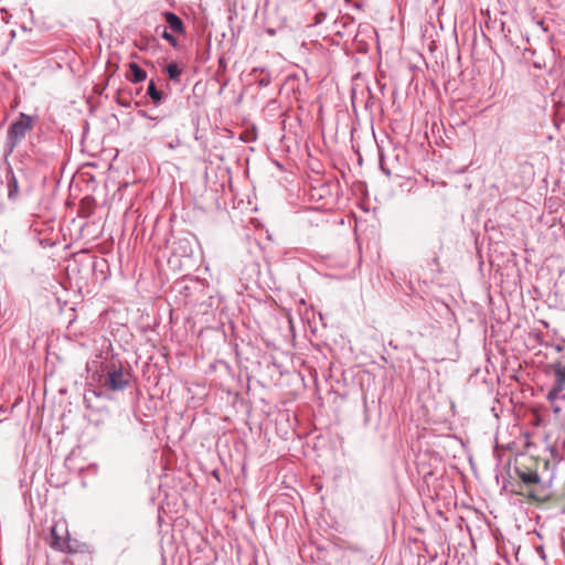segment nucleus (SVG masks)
Wrapping results in <instances>:
<instances>
[{
	"label": "nucleus",
	"instance_id": "f257e3e1",
	"mask_svg": "<svg viewBox=\"0 0 565 565\" xmlns=\"http://www.w3.org/2000/svg\"><path fill=\"white\" fill-rule=\"evenodd\" d=\"M47 544L52 550L65 554H76L83 551V545L77 540L70 537L67 523L64 520L53 523Z\"/></svg>",
	"mask_w": 565,
	"mask_h": 565
},
{
	"label": "nucleus",
	"instance_id": "f03ea898",
	"mask_svg": "<svg viewBox=\"0 0 565 565\" xmlns=\"http://www.w3.org/2000/svg\"><path fill=\"white\" fill-rule=\"evenodd\" d=\"M33 128V118L26 114H20L8 129L4 156H10L17 146L25 137L26 132Z\"/></svg>",
	"mask_w": 565,
	"mask_h": 565
},
{
	"label": "nucleus",
	"instance_id": "7ed1b4c3",
	"mask_svg": "<svg viewBox=\"0 0 565 565\" xmlns=\"http://www.w3.org/2000/svg\"><path fill=\"white\" fill-rule=\"evenodd\" d=\"M516 476L526 489L527 498L536 501H544L548 498L550 492L544 482H542L539 473L534 470L515 469Z\"/></svg>",
	"mask_w": 565,
	"mask_h": 565
},
{
	"label": "nucleus",
	"instance_id": "20e7f679",
	"mask_svg": "<svg viewBox=\"0 0 565 565\" xmlns=\"http://www.w3.org/2000/svg\"><path fill=\"white\" fill-rule=\"evenodd\" d=\"M554 372V384L547 393V399L552 405L555 414L562 411L557 404L559 401H565V363L557 361L551 365Z\"/></svg>",
	"mask_w": 565,
	"mask_h": 565
},
{
	"label": "nucleus",
	"instance_id": "39448f33",
	"mask_svg": "<svg viewBox=\"0 0 565 565\" xmlns=\"http://www.w3.org/2000/svg\"><path fill=\"white\" fill-rule=\"evenodd\" d=\"M131 380V374L128 371H124L122 367L114 369L108 371L105 386L110 391H124Z\"/></svg>",
	"mask_w": 565,
	"mask_h": 565
},
{
	"label": "nucleus",
	"instance_id": "423d86ee",
	"mask_svg": "<svg viewBox=\"0 0 565 565\" xmlns=\"http://www.w3.org/2000/svg\"><path fill=\"white\" fill-rule=\"evenodd\" d=\"M162 15L172 32H175L179 34L184 33V24H183L182 20L175 13L170 12V11H164L162 13Z\"/></svg>",
	"mask_w": 565,
	"mask_h": 565
},
{
	"label": "nucleus",
	"instance_id": "0eeeda50",
	"mask_svg": "<svg viewBox=\"0 0 565 565\" xmlns=\"http://www.w3.org/2000/svg\"><path fill=\"white\" fill-rule=\"evenodd\" d=\"M130 73L126 75L127 79L134 84L141 83L147 78V73L137 63L128 64Z\"/></svg>",
	"mask_w": 565,
	"mask_h": 565
},
{
	"label": "nucleus",
	"instance_id": "6e6552de",
	"mask_svg": "<svg viewBox=\"0 0 565 565\" xmlns=\"http://www.w3.org/2000/svg\"><path fill=\"white\" fill-rule=\"evenodd\" d=\"M147 94L149 95L151 100L154 103V105H159L164 96L161 90L157 89L153 81H150V83L148 85Z\"/></svg>",
	"mask_w": 565,
	"mask_h": 565
},
{
	"label": "nucleus",
	"instance_id": "1a4fd4ad",
	"mask_svg": "<svg viewBox=\"0 0 565 565\" xmlns=\"http://www.w3.org/2000/svg\"><path fill=\"white\" fill-rule=\"evenodd\" d=\"M166 72L171 81H180L182 71L180 70L179 65L175 62L169 63L166 67Z\"/></svg>",
	"mask_w": 565,
	"mask_h": 565
},
{
	"label": "nucleus",
	"instance_id": "9d476101",
	"mask_svg": "<svg viewBox=\"0 0 565 565\" xmlns=\"http://www.w3.org/2000/svg\"><path fill=\"white\" fill-rule=\"evenodd\" d=\"M162 38L167 40L173 47L178 45V40L167 31V29H163Z\"/></svg>",
	"mask_w": 565,
	"mask_h": 565
},
{
	"label": "nucleus",
	"instance_id": "9b49d317",
	"mask_svg": "<svg viewBox=\"0 0 565 565\" xmlns=\"http://www.w3.org/2000/svg\"><path fill=\"white\" fill-rule=\"evenodd\" d=\"M258 84L262 87L268 86L270 84V77L269 76H264L263 78H260L258 81Z\"/></svg>",
	"mask_w": 565,
	"mask_h": 565
},
{
	"label": "nucleus",
	"instance_id": "f8f14e48",
	"mask_svg": "<svg viewBox=\"0 0 565 565\" xmlns=\"http://www.w3.org/2000/svg\"><path fill=\"white\" fill-rule=\"evenodd\" d=\"M139 115L142 116V117H146V118H149L151 120H154L156 118H152L151 116H149L145 110H140L139 111Z\"/></svg>",
	"mask_w": 565,
	"mask_h": 565
},
{
	"label": "nucleus",
	"instance_id": "ddd939ff",
	"mask_svg": "<svg viewBox=\"0 0 565 565\" xmlns=\"http://www.w3.org/2000/svg\"><path fill=\"white\" fill-rule=\"evenodd\" d=\"M381 169L386 175H391V171L388 169H385L383 164H381Z\"/></svg>",
	"mask_w": 565,
	"mask_h": 565
},
{
	"label": "nucleus",
	"instance_id": "4468645a",
	"mask_svg": "<svg viewBox=\"0 0 565 565\" xmlns=\"http://www.w3.org/2000/svg\"><path fill=\"white\" fill-rule=\"evenodd\" d=\"M17 188H18V184H17L15 179L13 178V188H12V191H15V190H17Z\"/></svg>",
	"mask_w": 565,
	"mask_h": 565
},
{
	"label": "nucleus",
	"instance_id": "2eb2a0df",
	"mask_svg": "<svg viewBox=\"0 0 565 565\" xmlns=\"http://www.w3.org/2000/svg\"><path fill=\"white\" fill-rule=\"evenodd\" d=\"M17 188H18V184H17L15 179L13 178V188H12V191H15V190H17Z\"/></svg>",
	"mask_w": 565,
	"mask_h": 565
},
{
	"label": "nucleus",
	"instance_id": "dca6fc26",
	"mask_svg": "<svg viewBox=\"0 0 565 565\" xmlns=\"http://www.w3.org/2000/svg\"><path fill=\"white\" fill-rule=\"evenodd\" d=\"M556 351L561 352L563 350V347L561 344L555 345Z\"/></svg>",
	"mask_w": 565,
	"mask_h": 565
},
{
	"label": "nucleus",
	"instance_id": "f3484780",
	"mask_svg": "<svg viewBox=\"0 0 565 565\" xmlns=\"http://www.w3.org/2000/svg\"><path fill=\"white\" fill-rule=\"evenodd\" d=\"M12 194H13V191H12V190H10V191H9V198H12Z\"/></svg>",
	"mask_w": 565,
	"mask_h": 565
}]
</instances>
